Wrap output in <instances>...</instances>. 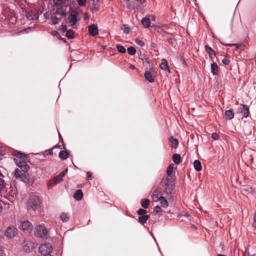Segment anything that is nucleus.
Returning a JSON list of instances; mask_svg holds the SVG:
<instances>
[{
    "label": "nucleus",
    "instance_id": "obj_1",
    "mask_svg": "<svg viewBox=\"0 0 256 256\" xmlns=\"http://www.w3.org/2000/svg\"><path fill=\"white\" fill-rule=\"evenodd\" d=\"M17 190L16 187L6 182L3 178H0V195L12 202L16 197Z\"/></svg>",
    "mask_w": 256,
    "mask_h": 256
},
{
    "label": "nucleus",
    "instance_id": "obj_2",
    "mask_svg": "<svg viewBox=\"0 0 256 256\" xmlns=\"http://www.w3.org/2000/svg\"><path fill=\"white\" fill-rule=\"evenodd\" d=\"M174 179L172 177H168L162 182V188L160 191L158 192V190L154 191L152 195L157 196H166L170 194L174 188Z\"/></svg>",
    "mask_w": 256,
    "mask_h": 256
},
{
    "label": "nucleus",
    "instance_id": "obj_3",
    "mask_svg": "<svg viewBox=\"0 0 256 256\" xmlns=\"http://www.w3.org/2000/svg\"><path fill=\"white\" fill-rule=\"evenodd\" d=\"M54 6H56V14L64 16L66 14L65 10L68 6L75 4L74 0H53Z\"/></svg>",
    "mask_w": 256,
    "mask_h": 256
},
{
    "label": "nucleus",
    "instance_id": "obj_4",
    "mask_svg": "<svg viewBox=\"0 0 256 256\" xmlns=\"http://www.w3.org/2000/svg\"><path fill=\"white\" fill-rule=\"evenodd\" d=\"M40 203V200L38 196H31L27 202V208L30 212H34Z\"/></svg>",
    "mask_w": 256,
    "mask_h": 256
},
{
    "label": "nucleus",
    "instance_id": "obj_5",
    "mask_svg": "<svg viewBox=\"0 0 256 256\" xmlns=\"http://www.w3.org/2000/svg\"><path fill=\"white\" fill-rule=\"evenodd\" d=\"M78 13L75 10L70 11L67 15V17L66 20V22L68 24L71 26H74L76 25L78 22L79 18Z\"/></svg>",
    "mask_w": 256,
    "mask_h": 256
},
{
    "label": "nucleus",
    "instance_id": "obj_6",
    "mask_svg": "<svg viewBox=\"0 0 256 256\" xmlns=\"http://www.w3.org/2000/svg\"><path fill=\"white\" fill-rule=\"evenodd\" d=\"M34 234L36 237L46 238L48 232L46 228L42 225L36 226L34 229Z\"/></svg>",
    "mask_w": 256,
    "mask_h": 256
},
{
    "label": "nucleus",
    "instance_id": "obj_7",
    "mask_svg": "<svg viewBox=\"0 0 256 256\" xmlns=\"http://www.w3.org/2000/svg\"><path fill=\"white\" fill-rule=\"evenodd\" d=\"M39 250L42 254L46 256L49 255L52 250V244L50 243L42 244L39 246Z\"/></svg>",
    "mask_w": 256,
    "mask_h": 256
},
{
    "label": "nucleus",
    "instance_id": "obj_8",
    "mask_svg": "<svg viewBox=\"0 0 256 256\" xmlns=\"http://www.w3.org/2000/svg\"><path fill=\"white\" fill-rule=\"evenodd\" d=\"M24 14L30 20H37L39 17L38 12L32 10H22Z\"/></svg>",
    "mask_w": 256,
    "mask_h": 256
},
{
    "label": "nucleus",
    "instance_id": "obj_9",
    "mask_svg": "<svg viewBox=\"0 0 256 256\" xmlns=\"http://www.w3.org/2000/svg\"><path fill=\"white\" fill-rule=\"evenodd\" d=\"M17 231L18 230L16 228L10 226L6 230L5 236L9 238H12L16 235Z\"/></svg>",
    "mask_w": 256,
    "mask_h": 256
},
{
    "label": "nucleus",
    "instance_id": "obj_10",
    "mask_svg": "<svg viewBox=\"0 0 256 256\" xmlns=\"http://www.w3.org/2000/svg\"><path fill=\"white\" fill-rule=\"evenodd\" d=\"M20 229L27 232H30L32 229V224L28 221H24L21 222Z\"/></svg>",
    "mask_w": 256,
    "mask_h": 256
},
{
    "label": "nucleus",
    "instance_id": "obj_11",
    "mask_svg": "<svg viewBox=\"0 0 256 256\" xmlns=\"http://www.w3.org/2000/svg\"><path fill=\"white\" fill-rule=\"evenodd\" d=\"M17 166L22 169L24 172L27 171L29 168V166L26 164V162L24 160V159L18 160L14 159Z\"/></svg>",
    "mask_w": 256,
    "mask_h": 256
},
{
    "label": "nucleus",
    "instance_id": "obj_12",
    "mask_svg": "<svg viewBox=\"0 0 256 256\" xmlns=\"http://www.w3.org/2000/svg\"><path fill=\"white\" fill-rule=\"evenodd\" d=\"M239 111L244 118L248 117L249 115V108L247 105L241 104L240 106Z\"/></svg>",
    "mask_w": 256,
    "mask_h": 256
},
{
    "label": "nucleus",
    "instance_id": "obj_13",
    "mask_svg": "<svg viewBox=\"0 0 256 256\" xmlns=\"http://www.w3.org/2000/svg\"><path fill=\"white\" fill-rule=\"evenodd\" d=\"M89 4L92 10L96 12L99 10L100 4H98V0H90Z\"/></svg>",
    "mask_w": 256,
    "mask_h": 256
},
{
    "label": "nucleus",
    "instance_id": "obj_14",
    "mask_svg": "<svg viewBox=\"0 0 256 256\" xmlns=\"http://www.w3.org/2000/svg\"><path fill=\"white\" fill-rule=\"evenodd\" d=\"M34 248V244L30 240H25L23 243V249L25 252H30Z\"/></svg>",
    "mask_w": 256,
    "mask_h": 256
},
{
    "label": "nucleus",
    "instance_id": "obj_15",
    "mask_svg": "<svg viewBox=\"0 0 256 256\" xmlns=\"http://www.w3.org/2000/svg\"><path fill=\"white\" fill-rule=\"evenodd\" d=\"M88 32L90 35L96 36L98 34V27L94 24H90L88 26Z\"/></svg>",
    "mask_w": 256,
    "mask_h": 256
},
{
    "label": "nucleus",
    "instance_id": "obj_16",
    "mask_svg": "<svg viewBox=\"0 0 256 256\" xmlns=\"http://www.w3.org/2000/svg\"><path fill=\"white\" fill-rule=\"evenodd\" d=\"M56 8L55 12H56ZM66 10H65V12L66 13ZM55 14H56V15H60V18H58V17H56V16H52V17H51V21H52V24H58L60 22V19H61L62 18H63V17L66 16V14L64 16H61V14H56V13H55Z\"/></svg>",
    "mask_w": 256,
    "mask_h": 256
},
{
    "label": "nucleus",
    "instance_id": "obj_17",
    "mask_svg": "<svg viewBox=\"0 0 256 256\" xmlns=\"http://www.w3.org/2000/svg\"><path fill=\"white\" fill-rule=\"evenodd\" d=\"M160 66L161 69L165 71H168V72H170V70L168 68V62L166 60H162V62L160 64Z\"/></svg>",
    "mask_w": 256,
    "mask_h": 256
},
{
    "label": "nucleus",
    "instance_id": "obj_18",
    "mask_svg": "<svg viewBox=\"0 0 256 256\" xmlns=\"http://www.w3.org/2000/svg\"><path fill=\"white\" fill-rule=\"evenodd\" d=\"M205 48L206 52L209 54V56L212 59V60H213V57L215 56L216 54L214 51L209 46H205Z\"/></svg>",
    "mask_w": 256,
    "mask_h": 256
},
{
    "label": "nucleus",
    "instance_id": "obj_19",
    "mask_svg": "<svg viewBox=\"0 0 256 256\" xmlns=\"http://www.w3.org/2000/svg\"><path fill=\"white\" fill-rule=\"evenodd\" d=\"M83 194L80 190H77L74 194V198L77 200H80L82 199Z\"/></svg>",
    "mask_w": 256,
    "mask_h": 256
},
{
    "label": "nucleus",
    "instance_id": "obj_20",
    "mask_svg": "<svg viewBox=\"0 0 256 256\" xmlns=\"http://www.w3.org/2000/svg\"><path fill=\"white\" fill-rule=\"evenodd\" d=\"M141 22L145 28H148L150 26V22L146 16L142 19Z\"/></svg>",
    "mask_w": 256,
    "mask_h": 256
},
{
    "label": "nucleus",
    "instance_id": "obj_21",
    "mask_svg": "<svg viewBox=\"0 0 256 256\" xmlns=\"http://www.w3.org/2000/svg\"><path fill=\"white\" fill-rule=\"evenodd\" d=\"M159 201L162 206L164 208H166L168 206V202L163 196L160 195Z\"/></svg>",
    "mask_w": 256,
    "mask_h": 256
},
{
    "label": "nucleus",
    "instance_id": "obj_22",
    "mask_svg": "<svg viewBox=\"0 0 256 256\" xmlns=\"http://www.w3.org/2000/svg\"><path fill=\"white\" fill-rule=\"evenodd\" d=\"M211 70L214 75L218 74V66L216 62H212L211 64Z\"/></svg>",
    "mask_w": 256,
    "mask_h": 256
},
{
    "label": "nucleus",
    "instance_id": "obj_23",
    "mask_svg": "<svg viewBox=\"0 0 256 256\" xmlns=\"http://www.w3.org/2000/svg\"><path fill=\"white\" fill-rule=\"evenodd\" d=\"M144 77L146 79L150 82H154V80L152 76V74L150 71L146 70L144 72Z\"/></svg>",
    "mask_w": 256,
    "mask_h": 256
},
{
    "label": "nucleus",
    "instance_id": "obj_24",
    "mask_svg": "<svg viewBox=\"0 0 256 256\" xmlns=\"http://www.w3.org/2000/svg\"><path fill=\"white\" fill-rule=\"evenodd\" d=\"M172 160L176 164H178L181 162L180 156L179 154H174L172 157Z\"/></svg>",
    "mask_w": 256,
    "mask_h": 256
},
{
    "label": "nucleus",
    "instance_id": "obj_25",
    "mask_svg": "<svg viewBox=\"0 0 256 256\" xmlns=\"http://www.w3.org/2000/svg\"><path fill=\"white\" fill-rule=\"evenodd\" d=\"M224 114L226 118L228 120H232L234 116V114L232 110H226Z\"/></svg>",
    "mask_w": 256,
    "mask_h": 256
},
{
    "label": "nucleus",
    "instance_id": "obj_26",
    "mask_svg": "<svg viewBox=\"0 0 256 256\" xmlns=\"http://www.w3.org/2000/svg\"><path fill=\"white\" fill-rule=\"evenodd\" d=\"M194 169L198 172L202 170V166L200 162L198 160H195L194 162Z\"/></svg>",
    "mask_w": 256,
    "mask_h": 256
},
{
    "label": "nucleus",
    "instance_id": "obj_27",
    "mask_svg": "<svg viewBox=\"0 0 256 256\" xmlns=\"http://www.w3.org/2000/svg\"><path fill=\"white\" fill-rule=\"evenodd\" d=\"M150 204V200L147 198H145L142 200L141 201V206L144 208H148Z\"/></svg>",
    "mask_w": 256,
    "mask_h": 256
},
{
    "label": "nucleus",
    "instance_id": "obj_28",
    "mask_svg": "<svg viewBox=\"0 0 256 256\" xmlns=\"http://www.w3.org/2000/svg\"><path fill=\"white\" fill-rule=\"evenodd\" d=\"M68 154L65 150L60 151L59 153V156L62 160H66L68 157Z\"/></svg>",
    "mask_w": 256,
    "mask_h": 256
},
{
    "label": "nucleus",
    "instance_id": "obj_29",
    "mask_svg": "<svg viewBox=\"0 0 256 256\" xmlns=\"http://www.w3.org/2000/svg\"><path fill=\"white\" fill-rule=\"evenodd\" d=\"M60 218L63 222H66L69 220V216L68 214L64 212L60 214Z\"/></svg>",
    "mask_w": 256,
    "mask_h": 256
},
{
    "label": "nucleus",
    "instance_id": "obj_30",
    "mask_svg": "<svg viewBox=\"0 0 256 256\" xmlns=\"http://www.w3.org/2000/svg\"><path fill=\"white\" fill-rule=\"evenodd\" d=\"M64 177L60 173L58 175L54 180V184H56L62 180V178Z\"/></svg>",
    "mask_w": 256,
    "mask_h": 256
},
{
    "label": "nucleus",
    "instance_id": "obj_31",
    "mask_svg": "<svg viewBox=\"0 0 256 256\" xmlns=\"http://www.w3.org/2000/svg\"><path fill=\"white\" fill-rule=\"evenodd\" d=\"M149 216L148 215L140 216L138 218L140 222L144 224L148 219Z\"/></svg>",
    "mask_w": 256,
    "mask_h": 256
},
{
    "label": "nucleus",
    "instance_id": "obj_32",
    "mask_svg": "<svg viewBox=\"0 0 256 256\" xmlns=\"http://www.w3.org/2000/svg\"><path fill=\"white\" fill-rule=\"evenodd\" d=\"M14 175L16 178H22L23 174L22 173L21 171L19 169L16 168L15 170Z\"/></svg>",
    "mask_w": 256,
    "mask_h": 256
},
{
    "label": "nucleus",
    "instance_id": "obj_33",
    "mask_svg": "<svg viewBox=\"0 0 256 256\" xmlns=\"http://www.w3.org/2000/svg\"><path fill=\"white\" fill-rule=\"evenodd\" d=\"M14 155L15 156L16 158H19L20 160L24 159L25 156L19 152H15L14 153Z\"/></svg>",
    "mask_w": 256,
    "mask_h": 256
},
{
    "label": "nucleus",
    "instance_id": "obj_34",
    "mask_svg": "<svg viewBox=\"0 0 256 256\" xmlns=\"http://www.w3.org/2000/svg\"><path fill=\"white\" fill-rule=\"evenodd\" d=\"M74 32L71 30H68L66 34V36L68 38H74Z\"/></svg>",
    "mask_w": 256,
    "mask_h": 256
},
{
    "label": "nucleus",
    "instance_id": "obj_35",
    "mask_svg": "<svg viewBox=\"0 0 256 256\" xmlns=\"http://www.w3.org/2000/svg\"><path fill=\"white\" fill-rule=\"evenodd\" d=\"M170 141L172 142V146L174 147L175 148H176L178 144V142L176 139L173 138H170Z\"/></svg>",
    "mask_w": 256,
    "mask_h": 256
},
{
    "label": "nucleus",
    "instance_id": "obj_36",
    "mask_svg": "<svg viewBox=\"0 0 256 256\" xmlns=\"http://www.w3.org/2000/svg\"><path fill=\"white\" fill-rule=\"evenodd\" d=\"M173 170H174V165L173 164H170V165L168 168H167V170H166V173H167V174L170 176L171 174H172V172H173Z\"/></svg>",
    "mask_w": 256,
    "mask_h": 256
},
{
    "label": "nucleus",
    "instance_id": "obj_37",
    "mask_svg": "<svg viewBox=\"0 0 256 256\" xmlns=\"http://www.w3.org/2000/svg\"><path fill=\"white\" fill-rule=\"evenodd\" d=\"M136 50L133 46H130L128 48V52L130 55H134L136 54Z\"/></svg>",
    "mask_w": 256,
    "mask_h": 256
},
{
    "label": "nucleus",
    "instance_id": "obj_38",
    "mask_svg": "<svg viewBox=\"0 0 256 256\" xmlns=\"http://www.w3.org/2000/svg\"><path fill=\"white\" fill-rule=\"evenodd\" d=\"M121 29L124 30V32L126 34H128L130 32V28L126 24H122Z\"/></svg>",
    "mask_w": 256,
    "mask_h": 256
},
{
    "label": "nucleus",
    "instance_id": "obj_39",
    "mask_svg": "<svg viewBox=\"0 0 256 256\" xmlns=\"http://www.w3.org/2000/svg\"><path fill=\"white\" fill-rule=\"evenodd\" d=\"M116 48H117V49H118V50L120 52V53H124L126 52V48L122 46L121 45H117L116 46Z\"/></svg>",
    "mask_w": 256,
    "mask_h": 256
},
{
    "label": "nucleus",
    "instance_id": "obj_40",
    "mask_svg": "<svg viewBox=\"0 0 256 256\" xmlns=\"http://www.w3.org/2000/svg\"><path fill=\"white\" fill-rule=\"evenodd\" d=\"M154 212L156 213V214H161L162 212V209L159 206H156L154 208Z\"/></svg>",
    "mask_w": 256,
    "mask_h": 256
},
{
    "label": "nucleus",
    "instance_id": "obj_41",
    "mask_svg": "<svg viewBox=\"0 0 256 256\" xmlns=\"http://www.w3.org/2000/svg\"><path fill=\"white\" fill-rule=\"evenodd\" d=\"M146 211L144 210V209H142V208H140L138 211V215H140V216H146L145 214L146 213Z\"/></svg>",
    "mask_w": 256,
    "mask_h": 256
},
{
    "label": "nucleus",
    "instance_id": "obj_42",
    "mask_svg": "<svg viewBox=\"0 0 256 256\" xmlns=\"http://www.w3.org/2000/svg\"><path fill=\"white\" fill-rule=\"evenodd\" d=\"M78 4L80 6H83L86 5V0H76Z\"/></svg>",
    "mask_w": 256,
    "mask_h": 256
},
{
    "label": "nucleus",
    "instance_id": "obj_43",
    "mask_svg": "<svg viewBox=\"0 0 256 256\" xmlns=\"http://www.w3.org/2000/svg\"><path fill=\"white\" fill-rule=\"evenodd\" d=\"M135 42L137 44L140 46H144V42L138 39H136Z\"/></svg>",
    "mask_w": 256,
    "mask_h": 256
},
{
    "label": "nucleus",
    "instance_id": "obj_44",
    "mask_svg": "<svg viewBox=\"0 0 256 256\" xmlns=\"http://www.w3.org/2000/svg\"><path fill=\"white\" fill-rule=\"evenodd\" d=\"M160 196L152 195V199L154 202H158L160 199Z\"/></svg>",
    "mask_w": 256,
    "mask_h": 256
},
{
    "label": "nucleus",
    "instance_id": "obj_45",
    "mask_svg": "<svg viewBox=\"0 0 256 256\" xmlns=\"http://www.w3.org/2000/svg\"><path fill=\"white\" fill-rule=\"evenodd\" d=\"M146 16L148 18L150 22L155 20L156 16L154 15L148 14L146 15Z\"/></svg>",
    "mask_w": 256,
    "mask_h": 256
},
{
    "label": "nucleus",
    "instance_id": "obj_46",
    "mask_svg": "<svg viewBox=\"0 0 256 256\" xmlns=\"http://www.w3.org/2000/svg\"><path fill=\"white\" fill-rule=\"evenodd\" d=\"M212 138L214 140H217L218 138V135L216 133L214 132L212 134Z\"/></svg>",
    "mask_w": 256,
    "mask_h": 256
},
{
    "label": "nucleus",
    "instance_id": "obj_47",
    "mask_svg": "<svg viewBox=\"0 0 256 256\" xmlns=\"http://www.w3.org/2000/svg\"><path fill=\"white\" fill-rule=\"evenodd\" d=\"M253 226L256 229V214L254 215V222L252 224Z\"/></svg>",
    "mask_w": 256,
    "mask_h": 256
},
{
    "label": "nucleus",
    "instance_id": "obj_48",
    "mask_svg": "<svg viewBox=\"0 0 256 256\" xmlns=\"http://www.w3.org/2000/svg\"><path fill=\"white\" fill-rule=\"evenodd\" d=\"M142 60L143 63H146L148 64H150V60H148V58H146L142 59Z\"/></svg>",
    "mask_w": 256,
    "mask_h": 256
},
{
    "label": "nucleus",
    "instance_id": "obj_49",
    "mask_svg": "<svg viewBox=\"0 0 256 256\" xmlns=\"http://www.w3.org/2000/svg\"><path fill=\"white\" fill-rule=\"evenodd\" d=\"M222 62H223L224 64L226 65V64H228V63H229V60H228V59H226V58H224V59H223V60H222Z\"/></svg>",
    "mask_w": 256,
    "mask_h": 256
},
{
    "label": "nucleus",
    "instance_id": "obj_50",
    "mask_svg": "<svg viewBox=\"0 0 256 256\" xmlns=\"http://www.w3.org/2000/svg\"><path fill=\"white\" fill-rule=\"evenodd\" d=\"M68 170V169L66 168V170H64L62 172H60V174H62V175L64 176L66 175V174L67 173Z\"/></svg>",
    "mask_w": 256,
    "mask_h": 256
},
{
    "label": "nucleus",
    "instance_id": "obj_51",
    "mask_svg": "<svg viewBox=\"0 0 256 256\" xmlns=\"http://www.w3.org/2000/svg\"><path fill=\"white\" fill-rule=\"evenodd\" d=\"M68 170V169L66 168V170H64L62 172H60V174H62V175L64 176L66 175V174L67 173Z\"/></svg>",
    "mask_w": 256,
    "mask_h": 256
},
{
    "label": "nucleus",
    "instance_id": "obj_52",
    "mask_svg": "<svg viewBox=\"0 0 256 256\" xmlns=\"http://www.w3.org/2000/svg\"><path fill=\"white\" fill-rule=\"evenodd\" d=\"M62 31L64 32L66 30V25H64L62 26L61 28Z\"/></svg>",
    "mask_w": 256,
    "mask_h": 256
},
{
    "label": "nucleus",
    "instance_id": "obj_53",
    "mask_svg": "<svg viewBox=\"0 0 256 256\" xmlns=\"http://www.w3.org/2000/svg\"><path fill=\"white\" fill-rule=\"evenodd\" d=\"M0 256H4V250L0 246Z\"/></svg>",
    "mask_w": 256,
    "mask_h": 256
},
{
    "label": "nucleus",
    "instance_id": "obj_54",
    "mask_svg": "<svg viewBox=\"0 0 256 256\" xmlns=\"http://www.w3.org/2000/svg\"><path fill=\"white\" fill-rule=\"evenodd\" d=\"M52 35H53V36H57L58 34V32L57 31L54 30V31H52Z\"/></svg>",
    "mask_w": 256,
    "mask_h": 256
},
{
    "label": "nucleus",
    "instance_id": "obj_55",
    "mask_svg": "<svg viewBox=\"0 0 256 256\" xmlns=\"http://www.w3.org/2000/svg\"><path fill=\"white\" fill-rule=\"evenodd\" d=\"M86 176H87V178L88 179L90 178H91V176H92V174L90 172H88L86 173Z\"/></svg>",
    "mask_w": 256,
    "mask_h": 256
},
{
    "label": "nucleus",
    "instance_id": "obj_56",
    "mask_svg": "<svg viewBox=\"0 0 256 256\" xmlns=\"http://www.w3.org/2000/svg\"><path fill=\"white\" fill-rule=\"evenodd\" d=\"M88 18H89V16H88V14L87 13H86L84 14V20H86V19Z\"/></svg>",
    "mask_w": 256,
    "mask_h": 256
},
{
    "label": "nucleus",
    "instance_id": "obj_57",
    "mask_svg": "<svg viewBox=\"0 0 256 256\" xmlns=\"http://www.w3.org/2000/svg\"><path fill=\"white\" fill-rule=\"evenodd\" d=\"M222 44H224V45L228 46H234L235 45L234 44H223V43H222Z\"/></svg>",
    "mask_w": 256,
    "mask_h": 256
},
{
    "label": "nucleus",
    "instance_id": "obj_58",
    "mask_svg": "<svg viewBox=\"0 0 256 256\" xmlns=\"http://www.w3.org/2000/svg\"><path fill=\"white\" fill-rule=\"evenodd\" d=\"M130 68L134 70L135 68V66L134 65L131 64L130 66Z\"/></svg>",
    "mask_w": 256,
    "mask_h": 256
},
{
    "label": "nucleus",
    "instance_id": "obj_59",
    "mask_svg": "<svg viewBox=\"0 0 256 256\" xmlns=\"http://www.w3.org/2000/svg\"><path fill=\"white\" fill-rule=\"evenodd\" d=\"M168 42L170 44H172V38H169V39L168 40Z\"/></svg>",
    "mask_w": 256,
    "mask_h": 256
},
{
    "label": "nucleus",
    "instance_id": "obj_60",
    "mask_svg": "<svg viewBox=\"0 0 256 256\" xmlns=\"http://www.w3.org/2000/svg\"><path fill=\"white\" fill-rule=\"evenodd\" d=\"M138 2H140L141 4L144 3L145 2V0H136Z\"/></svg>",
    "mask_w": 256,
    "mask_h": 256
},
{
    "label": "nucleus",
    "instance_id": "obj_61",
    "mask_svg": "<svg viewBox=\"0 0 256 256\" xmlns=\"http://www.w3.org/2000/svg\"><path fill=\"white\" fill-rule=\"evenodd\" d=\"M10 14L12 16L14 12V11L10 10Z\"/></svg>",
    "mask_w": 256,
    "mask_h": 256
},
{
    "label": "nucleus",
    "instance_id": "obj_62",
    "mask_svg": "<svg viewBox=\"0 0 256 256\" xmlns=\"http://www.w3.org/2000/svg\"><path fill=\"white\" fill-rule=\"evenodd\" d=\"M218 256H226L222 254H219L218 255Z\"/></svg>",
    "mask_w": 256,
    "mask_h": 256
},
{
    "label": "nucleus",
    "instance_id": "obj_63",
    "mask_svg": "<svg viewBox=\"0 0 256 256\" xmlns=\"http://www.w3.org/2000/svg\"><path fill=\"white\" fill-rule=\"evenodd\" d=\"M58 136H59V138H62V136H61V135H60V133L58 134Z\"/></svg>",
    "mask_w": 256,
    "mask_h": 256
},
{
    "label": "nucleus",
    "instance_id": "obj_64",
    "mask_svg": "<svg viewBox=\"0 0 256 256\" xmlns=\"http://www.w3.org/2000/svg\"><path fill=\"white\" fill-rule=\"evenodd\" d=\"M50 154H52V150H50Z\"/></svg>",
    "mask_w": 256,
    "mask_h": 256
}]
</instances>
